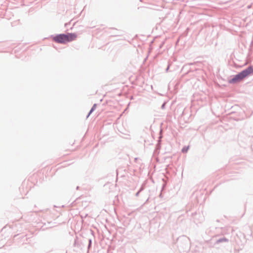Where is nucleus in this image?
Masks as SVG:
<instances>
[{
    "mask_svg": "<svg viewBox=\"0 0 253 253\" xmlns=\"http://www.w3.org/2000/svg\"><path fill=\"white\" fill-rule=\"evenodd\" d=\"M77 35L74 33L62 34L52 37V40L55 42L65 44L74 41L77 38Z\"/></svg>",
    "mask_w": 253,
    "mask_h": 253,
    "instance_id": "f257e3e1",
    "label": "nucleus"
},
{
    "mask_svg": "<svg viewBox=\"0 0 253 253\" xmlns=\"http://www.w3.org/2000/svg\"><path fill=\"white\" fill-rule=\"evenodd\" d=\"M253 73V66H250L243 70L229 81L230 84H234L243 80L244 78Z\"/></svg>",
    "mask_w": 253,
    "mask_h": 253,
    "instance_id": "f03ea898",
    "label": "nucleus"
},
{
    "mask_svg": "<svg viewBox=\"0 0 253 253\" xmlns=\"http://www.w3.org/2000/svg\"><path fill=\"white\" fill-rule=\"evenodd\" d=\"M188 148L187 147V148H184L182 149V152H187V151H188Z\"/></svg>",
    "mask_w": 253,
    "mask_h": 253,
    "instance_id": "7ed1b4c3",
    "label": "nucleus"
},
{
    "mask_svg": "<svg viewBox=\"0 0 253 253\" xmlns=\"http://www.w3.org/2000/svg\"><path fill=\"white\" fill-rule=\"evenodd\" d=\"M93 108H92L91 109V110L90 111L89 113V114H88V116H89V115L92 113V112L93 111Z\"/></svg>",
    "mask_w": 253,
    "mask_h": 253,
    "instance_id": "20e7f679",
    "label": "nucleus"
}]
</instances>
